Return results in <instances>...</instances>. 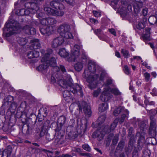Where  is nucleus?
<instances>
[{"label": "nucleus", "mask_w": 157, "mask_h": 157, "mask_svg": "<svg viewBox=\"0 0 157 157\" xmlns=\"http://www.w3.org/2000/svg\"><path fill=\"white\" fill-rule=\"evenodd\" d=\"M46 132V129L43 126L41 129L40 133V137H42L44 136Z\"/></svg>", "instance_id": "8fccbe9b"}, {"label": "nucleus", "mask_w": 157, "mask_h": 157, "mask_svg": "<svg viewBox=\"0 0 157 157\" xmlns=\"http://www.w3.org/2000/svg\"><path fill=\"white\" fill-rule=\"evenodd\" d=\"M118 140V137L115 136L114 137L112 141L113 144V145L116 144Z\"/></svg>", "instance_id": "69168bd1"}, {"label": "nucleus", "mask_w": 157, "mask_h": 157, "mask_svg": "<svg viewBox=\"0 0 157 157\" xmlns=\"http://www.w3.org/2000/svg\"><path fill=\"white\" fill-rule=\"evenodd\" d=\"M58 9L57 11L47 7L44 8V10L47 13L55 16H62L64 14L63 10Z\"/></svg>", "instance_id": "6e6552de"}, {"label": "nucleus", "mask_w": 157, "mask_h": 157, "mask_svg": "<svg viewBox=\"0 0 157 157\" xmlns=\"http://www.w3.org/2000/svg\"><path fill=\"white\" fill-rule=\"evenodd\" d=\"M101 92V89L99 88L94 91L93 93V95L94 97H97Z\"/></svg>", "instance_id": "3c124183"}, {"label": "nucleus", "mask_w": 157, "mask_h": 157, "mask_svg": "<svg viewBox=\"0 0 157 157\" xmlns=\"http://www.w3.org/2000/svg\"><path fill=\"white\" fill-rule=\"evenodd\" d=\"M148 12V9L146 8H144L143 10L142 13L144 16H146L147 15Z\"/></svg>", "instance_id": "774afa93"}, {"label": "nucleus", "mask_w": 157, "mask_h": 157, "mask_svg": "<svg viewBox=\"0 0 157 157\" xmlns=\"http://www.w3.org/2000/svg\"><path fill=\"white\" fill-rule=\"evenodd\" d=\"M48 113L47 110L46 108H41L39 110V113L38 115V117L40 118H42L41 117L43 116L45 117Z\"/></svg>", "instance_id": "c85d7f7f"}, {"label": "nucleus", "mask_w": 157, "mask_h": 157, "mask_svg": "<svg viewBox=\"0 0 157 157\" xmlns=\"http://www.w3.org/2000/svg\"><path fill=\"white\" fill-rule=\"evenodd\" d=\"M108 108V105L106 103H102L101 104L99 105V111L100 112H103Z\"/></svg>", "instance_id": "2f4dec72"}, {"label": "nucleus", "mask_w": 157, "mask_h": 157, "mask_svg": "<svg viewBox=\"0 0 157 157\" xmlns=\"http://www.w3.org/2000/svg\"><path fill=\"white\" fill-rule=\"evenodd\" d=\"M124 72L127 75H129L130 73V71L129 70L128 66L125 65L124 67Z\"/></svg>", "instance_id": "e2e57ef3"}, {"label": "nucleus", "mask_w": 157, "mask_h": 157, "mask_svg": "<svg viewBox=\"0 0 157 157\" xmlns=\"http://www.w3.org/2000/svg\"><path fill=\"white\" fill-rule=\"evenodd\" d=\"M11 149H5L2 153V157H9L11 155Z\"/></svg>", "instance_id": "c9c22d12"}, {"label": "nucleus", "mask_w": 157, "mask_h": 157, "mask_svg": "<svg viewBox=\"0 0 157 157\" xmlns=\"http://www.w3.org/2000/svg\"><path fill=\"white\" fill-rule=\"evenodd\" d=\"M53 50L51 49H48L47 51V52L45 53L44 57H43V60H45L47 59H49L50 58L54 56V55L53 53ZM54 56H55L54 55Z\"/></svg>", "instance_id": "a878e982"}, {"label": "nucleus", "mask_w": 157, "mask_h": 157, "mask_svg": "<svg viewBox=\"0 0 157 157\" xmlns=\"http://www.w3.org/2000/svg\"><path fill=\"white\" fill-rule=\"evenodd\" d=\"M150 120L149 128V133L152 137L154 138L156 136L157 134V125L156 123V119H153V117L151 116L150 118Z\"/></svg>", "instance_id": "423d86ee"}, {"label": "nucleus", "mask_w": 157, "mask_h": 157, "mask_svg": "<svg viewBox=\"0 0 157 157\" xmlns=\"http://www.w3.org/2000/svg\"><path fill=\"white\" fill-rule=\"evenodd\" d=\"M148 21L151 25H154L156 24L157 18L155 16H152L149 17Z\"/></svg>", "instance_id": "a19ab883"}, {"label": "nucleus", "mask_w": 157, "mask_h": 157, "mask_svg": "<svg viewBox=\"0 0 157 157\" xmlns=\"http://www.w3.org/2000/svg\"><path fill=\"white\" fill-rule=\"evenodd\" d=\"M49 64V66H50L53 67L52 71L53 72L51 76V82H52V76L55 73L59 72L60 73L61 75L65 76L67 75V73L65 67L63 65H60L59 67L56 66V59L55 57H52L50 58L49 59H47L44 60Z\"/></svg>", "instance_id": "7ed1b4c3"}, {"label": "nucleus", "mask_w": 157, "mask_h": 157, "mask_svg": "<svg viewBox=\"0 0 157 157\" xmlns=\"http://www.w3.org/2000/svg\"><path fill=\"white\" fill-rule=\"evenodd\" d=\"M66 120L65 117L64 116H61L58 119L57 124L59 125H63L65 124Z\"/></svg>", "instance_id": "ea45409f"}, {"label": "nucleus", "mask_w": 157, "mask_h": 157, "mask_svg": "<svg viewBox=\"0 0 157 157\" xmlns=\"http://www.w3.org/2000/svg\"><path fill=\"white\" fill-rule=\"evenodd\" d=\"M124 109V107L122 106H120L115 109L113 112V115L115 116H117L121 112H122Z\"/></svg>", "instance_id": "e433bc0d"}, {"label": "nucleus", "mask_w": 157, "mask_h": 157, "mask_svg": "<svg viewBox=\"0 0 157 157\" xmlns=\"http://www.w3.org/2000/svg\"><path fill=\"white\" fill-rule=\"evenodd\" d=\"M105 132H103L100 128L94 132L93 133L92 136L94 138L98 137L99 139V140H101L103 138Z\"/></svg>", "instance_id": "aec40b11"}, {"label": "nucleus", "mask_w": 157, "mask_h": 157, "mask_svg": "<svg viewBox=\"0 0 157 157\" xmlns=\"http://www.w3.org/2000/svg\"><path fill=\"white\" fill-rule=\"evenodd\" d=\"M143 4L141 2H137L134 3L133 7L135 12L136 13L140 12L141 8H142Z\"/></svg>", "instance_id": "cd10ccee"}, {"label": "nucleus", "mask_w": 157, "mask_h": 157, "mask_svg": "<svg viewBox=\"0 0 157 157\" xmlns=\"http://www.w3.org/2000/svg\"><path fill=\"white\" fill-rule=\"evenodd\" d=\"M28 121L27 126H23L22 127V132L27 134H30L32 132L35 125V122L32 121L31 119H29Z\"/></svg>", "instance_id": "9d476101"}, {"label": "nucleus", "mask_w": 157, "mask_h": 157, "mask_svg": "<svg viewBox=\"0 0 157 157\" xmlns=\"http://www.w3.org/2000/svg\"><path fill=\"white\" fill-rule=\"evenodd\" d=\"M32 43L31 44V48L34 49L40 48L41 47V44L38 39H33L31 40Z\"/></svg>", "instance_id": "b1692460"}, {"label": "nucleus", "mask_w": 157, "mask_h": 157, "mask_svg": "<svg viewBox=\"0 0 157 157\" xmlns=\"http://www.w3.org/2000/svg\"><path fill=\"white\" fill-rule=\"evenodd\" d=\"M144 76L145 77V80L147 82H148L149 80L150 76V74L147 72L145 73L144 74Z\"/></svg>", "instance_id": "6e6d98bb"}, {"label": "nucleus", "mask_w": 157, "mask_h": 157, "mask_svg": "<svg viewBox=\"0 0 157 157\" xmlns=\"http://www.w3.org/2000/svg\"><path fill=\"white\" fill-rule=\"evenodd\" d=\"M88 75L86 81L90 84L91 88H93L96 86L97 83V80L99 77L98 75L97 74L90 73L88 74Z\"/></svg>", "instance_id": "1a4fd4ad"}, {"label": "nucleus", "mask_w": 157, "mask_h": 157, "mask_svg": "<svg viewBox=\"0 0 157 157\" xmlns=\"http://www.w3.org/2000/svg\"><path fill=\"white\" fill-rule=\"evenodd\" d=\"M80 58L86 61L87 56L84 50L81 48L78 45L75 44L71 51V55L70 60L75 61V60H78Z\"/></svg>", "instance_id": "20e7f679"}, {"label": "nucleus", "mask_w": 157, "mask_h": 157, "mask_svg": "<svg viewBox=\"0 0 157 157\" xmlns=\"http://www.w3.org/2000/svg\"><path fill=\"white\" fill-rule=\"evenodd\" d=\"M65 1L68 4L71 5H73L74 4L73 0H63V1Z\"/></svg>", "instance_id": "0e129e2a"}, {"label": "nucleus", "mask_w": 157, "mask_h": 157, "mask_svg": "<svg viewBox=\"0 0 157 157\" xmlns=\"http://www.w3.org/2000/svg\"><path fill=\"white\" fill-rule=\"evenodd\" d=\"M17 106V104L16 102L13 101L11 103V104L10 109H12L13 111L16 109Z\"/></svg>", "instance_id": "09e8293b"}, {"label": "nucleus", "mask_w": 157, "mask_h": 157, "mask_svg": "<svg viewBox=\"0 0 157 157\" xmlns=\"http://www.w3.org/2000/svg\"><path fill=\"white\" fill-rule=\"evenodd\" d=\"M132 157H139L138 152L136 149L134 150Z\"/></svg>", "instance_id": "680f3d73"}, {"label": "nucleus", "mask_w": 157, "mask_h": 157, "mask_svg": "<svg viewBox=\"0 0 157 157\" xmlns=\"http://www.w3.org/2000/svg\"><path fill=\"white\" fill-rule=\"evenodd\" d=\"M106 117L105 115H102L99 117L97 121V123L98 126L100 125L105 121Z\"/></svg>", "instance_id": "f704fd0d"}, {"label": "nucleus", "mask_w": 157, "mask_h": 157, "mask_svg": "<svg viewBox=\"0 0 157 157\" xmlns=\"http://www.w3.org/2000/svg\"><path fill=\"white\" fill-rule=\"evenodd\" d=\"M64 37L62 36L56 37L52 42L51 46L53 48H56L63 45L64 42Z\"/></svg>", "instance_id": "4468645a"}, {"label": "nucleus", "mask_w": 157, "mask_h": 157, "mask_svg": "<svg viewBox=\"0 0 157 157\" xmlns=\"http://www.w3.org/2000/svg\"><path fill=\"white\" fill-rule=\"evenodd\" d=\"M63 125H59V124H57V126L56 128L55 129V131L56 132H57V134L58 135L57 139H56L55 140L58 143L60 140V139L63 136V130H62V127Z\"/></svg>", "instance_id": "f3484780"}, {"label": "nucleus", "mask_w": 157, "mask_h": 157, "mask_svg": "<svg viewBox=\"0 0 157 157\" xmlns=\"http://www.w3.org/2000/svg\"><path fill=\"white\" fill-rule=\"evenodd\" d=\"M26 34L34 35L36 33V31L35 29L32 27L31 26L30 29H26Z\"/></svg>", "instance_id": "79ce46f5"}, {"label": "nucleus", "mask_w": 157, "mask_h": 157, "mask_svg": "<svg viewBox=\"0 0 157 157\" xmlns=\"http://www.w3.org/2000/svg\"><path fill=\"white\" fill-rule=\"evenodd\" d=\"M113 97L111 94L107 92L104 91L100 96V99L103 101H107Z\"/></svg>", "instance_id": "412c9836"}, {"label": "nucleus", "mask_w": 157, "mask_h": 157, "mask_svg": "<svg viewBox=\"0 0 157 157\" xmlns=\"http://www.w3.org/2000/svg\"><path fill=\"white\" fill-rule=\"evenodd\" d=\"M63 2V1H52L50 2V4L52 7L56 9L64 10V6L63 4L60 3V2Z\"/></svg>", "instance_id": "a211bd4d"}, {"label": "nucleus", "mask_w": 157, "mask_h": 157, "mask_svg": "<svg viewBox=\"0 0 157 157\" xmlns=\"http://www.w3.org/2000/svg\"><path fill=\"white\" fill-rule=\"evenodd\" d=\"M58 31L60 35L64 38L67 39H71L73 37L71 32L70 26L67 24L61 25L58 29Z\"/></svg>", "instance_id": "39448f33"}, {"label": "nucleus", "mask_w": 157, "mask_h": 157, "mask_svg": "<svg viewBox=\"0 0 157 157\" xmlns=\"http://www.w3.org/2000/svg\"><path fill=\"white\" fill-rule=\"evenodd\" d=\"M25 8L29 11L30 13H35L39 10V8L35 3L33 2H27L25 4Z\"/></svg>", "instance_id": "ddd939ff"}, {"label": "nucleus", "mask_w": 157, "mask_h": 157, "mask_svg": "<svg viewBox=\"0 0 157 157\" xmlns=\"http://www.w3.org/2000/svg\"><path fill=\"white\" fill-rule=\"evenodd\" d=\"M121 53L123 55L124 58H128L130 56L128 51L124 49H121Z\"/></svg>", "instance_id": "37998d69"}, {"label": "nucleus", "mask_w": 157, "mask_h": 157, "mask_svg": "<svg viewBox=\"0 0 157 157\" xmlns=\"http://www.w3.org/2000/svg\"><path fill=\"white\" fill-rule=\"evenodd\" d=\"M145 33L142 36L143 40H150V30L151 29L149 28H147L145 29Z\"/></svg>", "instance_id": "bb28decb"}, {"label": "nucleus", "mask_w": 157, "mask_h": 157, "mask_svg": "<svg viewBox=\"0 0 157 157\" xmlns=\"http://www.w3.org/2000/svg\"><path fill=\"white\" fill-rule=\"evenodd\" d=\"M78 106L80 110H82V108L83 109L85 114L88 117L90 116L91 114L90 108L86 102L83 101L81 104H79Z\"/></svg>", "instance_id": "9b49d317"}, {"label": "nucleus", "mask_w": 157, "mask_h": 157, "mask_svg": "<svg viewBox=\"0 0 157 157\" xmlns=\"http://www.w3.org/2000/svg\"><path fill=\"white\" fill-rule=\"evenodd\" d=\"M77 104L75 103L71 104L70 106L69 109L71 113L75 111L77 107Z\"/></svg>", "instance_id": "a18cd8bd"}, {"label": "nucleus", "mask_w": 157, "mask_h": 157, "mask_svg": "<svg viewBox=\"0 0 157 157\" xmlns=\"http://www.w3.org/2000/svg\"><path fill=\"white\" fill-rule=\"evenodd\" d=\"M27 56L29 59L37 58L39 56V53L36 51H32L27 53Z\"/></svg>", "instance_id": "393cba45"}, {"label": "nucleus", "mask_w": 157, "mask_h": 157, "mask_svg": "<svg viewBox=\"0 0 157 157\" xmlns=\"http://www.w3.org/2000/svg\"><path fill=\"white\" fill-rule=\"evenodd\" d=\"M111 92L115 95H120L121 93L116 88H113L111 90Z\"/></svg>", "instance_id": "49530a36"}, {"label": "nucleus", "mask_w": 157, "mask_h": 157, "mask_svg": "<svg viewBox=\"0 0 157 157\" xmlns=\"http://www.w3.org/2000/svg\"><path fill=\"white\" fill-rule=\"evenodd\" d=\"M98 68V66L95 63L90 62L88 64V70H85L82 75L83 78H86V75H88V73H90L92 74H94V73L97 71V68Z\"/></svg>", "instance_id": "0eeeda50"}, {"label": "nucleus", "mask_w": 157, "mask_h": 157, "mask_svg": "<svg viewBox=\"0 0 157 157\" xmlns=\"http://www.w3.org/2000/svg\"><path fill=\"white\" fill-rule=\"evenodd\" d=\"M72 79L70 75L63 76L59 72L55 73L52 76V82L54 83L57 81L59 85L66 90L63 92V96L64 98L69 97L70 92L74 94L79 92L81 96L83 93L82 88L78 84L73 85L71 82Z\"/></svg>", "instance_id": "f257e3e1"}, {"label": "nucleus", "mask_w": 157, "mask_h": 157, "mask_svg": "<svg viewBox=\"0 0 157 157\" xmlns=\"http://www.w3.org/2000/svg\"><path fill=\"white\" fill-rule=\"evenodd\" d=\"M93 12L94 16L96 17H98L100 16L101 15V13L100 12L94 11H93Z\"/></svg>", "instance_id": "338daca9"}, {"label": "nucleus", "mask_w": 157, "mask_h": 157, "mask_svg": "<svg viewBox=\"0 0 157 157\" xmlns=\"http://www.w3.org/2000/svg\"><path fill=\"white\" fill-rule=\"evenodd\" d=\"M126 112L127 113V115H125L124 114H122L121 115V118L120 119L117 118L116 119H119L118 122H119V123H120V124H121L124 121L125 118H128V111L126 110Z\"/></svg>", "instance_id": "58836bf2"}, {"label": "nucleus", "mask_w": 157, "mask_h": 157, "mask_svg": "<svg viewBox=\"0 0 157 157\" xmlns=\"http://www.w3.org/2000/svg\"><path fill=\"white\" fill-rule=\"evenodd\" d=\"M149 115L150 116V118H151V117L152 116L153 117V118L154 119V117L156 114V113H155V110H150L149 111Z\"/></svg>", "instance_id": "13d9d810"}, {"label": "nucleus", "mask_w": 157, "mask_h": 157, "mask_svg": "<svg viewBox=\"0 0 157 157\" xmlns=\"http://www.w3.org/2000/svg\"><path fill=\"white\" fill-rule=\"evenodd\" d=\"M146 19L144 18L143 20H141L136 26L137 28L139 30L143 29L144 28V24Z\"/></svg>", "instance_id": "473e14b6"}, {"label": "nucleus", "mask_w": 157, "mask_h": 157, "mask_svg": "<svg viewBox=\"0 0 157 157\" xmlns=\"http://www.w3.org/2000/svg\"><path fill=\"white\" fill-rule=\"evenodd\" d=\"M72 151L76 152L80 154L81 152H82V151L81 149L79 148L74 147L72 150Z\"/></svg>", "instance_id": "bf43d9fd"}, {"label": "nucleus", "mask_w": 157, "mask_h": 157, "mask_svg": "<svg viewBox=\"0 0 157 157\" xmlns=\"http://www.w3.org/2000/svg\"><path fill=\"white\" fill-rule=\"evenodd\" d=\"M142 157H150V150L147 149L143 151Z\"/></svg>", "instance_id": "de8ad7c7"}, {"label": "nucleus", "mask_w": 157, "mask_h": 157, "mask_svg": "<svg viewBox=\"0 0 157 157\" xmlns=\"http://www.w3.org/2000/svg\"><path fill=\"white\" fill-rule=\"evenodd\" d=\"M21 28L19 22L13 19L8 21L3 28V35L9 37L11 35L17 33Z\"/></svg>", "instance_id": "f03ea898"}, {"label": "nucleus", "mask_w": 157, "mask_h": 157, "mask_svg": "<svg viewBox=\"0 0 157 157\" xmlns=\"http://www.w3.org/2000/svg\"><path fill=\"white\" fill-rule=\"evenodd\" d=\"M59 54L62 57H65L68 55V53L67 52L64 48L60 49Z\"/></svg>", "instance_id": "4c0bfd02"}, {"label": "nucleus", "mask_w": 157, "mask_h": 157, "mask_svg": "<svg viewBox=\"0 0 157 157\" xmlns=\"http://www.w3.org/2000/svg\"><path fill=\"white\" fill-rule=\"evenodd\" d=\"M17 12L18 15L23 16L24 15H27L29 14L30 12L29 10L27 9H22L20 10H18L17 11Z\"/></svg>", "instance_id": "c756f323"}, {"label": "nucleus", "mask_w": 157, "mask_h": 157, "mask_svg": "<svg viewBox=\"0 0 157 157\" xmlns=\"http://www.w3.org/2000/svg\"><path fill=\"white\" fill-rule=\"evenodd\" d=\"M82 147L84 150L87 151H90V148L88 144L83 145Z\"/></svg>", "instance_id": "5fc2aeb1"}, {"label": "nucleus", "mask_w": 157, "mask_h": 157, "mask_svg": "<svg viewBox=\"0 0 157 157\" xmlns=\"http://www.w3.org/2000/svg\"><path fill=\"white\" fill-rule=\"evenodd\" d=\"M55 138L54 135L52 134H50L47 133L45 136L46 142L45 143H47L53 140Z\"/></svg>", "instance_id": "72a5a7b5"}, {"label": "nucleus", "mask_w": 157, "mask_h": 157, "mask_svg": "<svg viewBox=\"0 0 157 157\" xmlns=\"http://www.w3.org/2000/svg\"><path fill=\"white\" fill-rule=\"evenodd\" d=\"M40 30L43 35H50L54 31V27L52 26H39Z\"/></svg>", "instance_id": "2eb2a0df"}, {"label": "nucleus", "mask_w": 157, "mask_h": 157, "mask_svg": "<svg viewBox=\"0 0 157 157\" xmlns=\"http://www.w3.org/2000/svg\"><path fill=\"white\" fill-rule=\"evenodd\" d=\"M101 31V30L100 29H97L94 30V33L97 35L99 38L101 39V37L99 35V34H100V33Z\"/></svg>", "instance_id": "4d7b16f0"}, {"label": "nucleus", "mask_w": 157, "mask_h": 157, "mask_svg": "<svg viewBox=\"0 0 157 157\" xmlns=\"http://www.w3.org/2000/svg\"><path fill=\"white\" fill-rule=\"evenodd\" d=\"M31 26L29 25H26L25 26L23 27L22 28V29L26 33V29H30Z\"/></svg>", "instance_id": "052dcab7"}, {"label": "nucleus", "mask_w": 157, "mask_h": 157, "mask_svg": "<svg viewBox=\"0 0 157 157\" xmlns=\"http://www.w3.org/2000/svg\"><path fill=\"white\" fill-rule=\"evenodd\" d=\"M42 61H43L44 62L36 68V70L40 71L46 70L49 66V64L46 61H44V60H43V59H42Z\"/></svg>", "instance_id": "5701e85b"}, {"label": "nucleus", "mask_w": 157, "mask_h": 157, "mask_svg": "<svg viewBox=\"0 0 157 157\" xmlns=\"http://www.w3.org/2000/svg\"><path fill=\"white\" fill-rule=\"evenodd\" d=\"M140 137L138 140V149L139 150H141L144 144L146 143V141L144 139V136L145 133L144 132H141L140 134Z\"/></svg>", "instance_id": "6ab92c4d"}, {"label": "nucleus", "mask_w": 157, "mask_h": 157, "mask_svg": "<svg viewBox=\"0 0 157 157\" xmlns=\"http://www.w3.org/2000/svg\"><path fill=\"white\" fill-rule=\"evenodd\" d=\"M106 74L105 71H102L101 74V75L99 78L100 81H103L104 78L106 77Z\"/></svg>", "instance_id": "603ef678"}, {"label": "nucleus", "mask_w": 157, "mask_h": 157, "mask_svg": "<svg viewBox=\"0 0 157 157\" xmlns=\"http://www.w3.org/2000/svg\"><path fill=\"white\" fill-rule=\"evenodd\" d=\"M127 10L126 8L124 7H122L120 10V14L122 17H124L127 14Z\"/></svg>", "instance_id": "c03bdc74"}, {"label": "nucleus", "mask_w": 157, "mask_h": 157, "mask_svg": "<svg viewBox=\"0 0 157 157\" xmlns=\"http://www.w3.org/2000/svg\"><path fill=\"white\" fill-rule=\"evenodd\" d=\"M56 20L52 18H43L40 20V26H48L49 25H52L56 24Z\"/></svg>", "instance_id": "dca6fc26"}, {"label": "nucleus", "mask_w": 157, "mask_h": 157, "mask_svg": "<svg viewBox=\"0 0 157 157\" xmlns=\"http://www.w3.org/2000/svg\"><path fill=\"white\" fill-rule=\"evenodd\" d=\"M17 40L19 44L21 45H25L28 41V40L26 38L18 37Z\"/></svg>", "instance_id": "7c9ffc66"}, {"label": "nucleus", "mask_w": 157, "mask_h": 157, "mask_svg": "<svg viewBox=\"0 0 157 157\" xmlns=\"http://www.w3.org/2000/svg\"><path fill=\"white\" fill-rule=\"evenodd\" d=\"M124 142L123 141H120L117 147V149H122L124 146Z\"/></svg>", "instance_id": "864d4df0"}, {"label": "nucleus", "mask_w": 157, "mask_h": 157, "mask_svg": "<svg viewBox=\"0 0 157 157\" xmlns=\"http://www.w3.org/2000/svg\"><path fill=\"white\" fill-rule=\"evenodd\" d=\"M118 121V119H116L111 124L110 126H109L108 125L103 126L100 128L103 132H105V133H109L115 128L117 125Z\"/></svg>", "instance_id": "f8f14e48"}, {"label": "nucleus", "mask_w": 157, "mask_h": 157, "mask_svg": "<svg viewBox=\"0 0 157 157\" xmlns=\"http://www.w3.org/2000/svg\"><path fill=\"white\" fill-rule=\"evenodd\" d=\"M76 61H78L74 65V68L75 70L77 71H80L83 68V63H82L86 61L83 59L82 58H80V59L78 60L77 59L75 60Z\"/></svg>", "instance_id": "4be33fe9"}]
</instances>
